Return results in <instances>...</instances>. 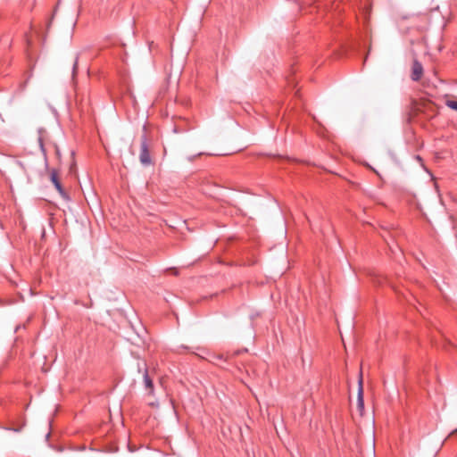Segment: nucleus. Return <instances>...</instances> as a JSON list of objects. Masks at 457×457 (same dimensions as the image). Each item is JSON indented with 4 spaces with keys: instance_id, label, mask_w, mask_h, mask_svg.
<instances>
[{
    "instance_id": "0eeeda50",
    "label": "nucleus",
    "mask_w": 457,
    "mask_h": 457,
    "mask_svg": "<svg viewBox=\"0 0 457 457\" xmlns=\"http://www.w3.org/2000/svg\"><path fill=\"white\" fill-rule=\"evenodd\" d=\"M78 59H79V57L76 56V59H75V62H74L73 67H72V79H74L75 75H76V71H77V66H78Z\"/></svg>"
},
{
    "instance_id": "423d86ee",
    "label": "nucleus",
    "mask_w": 457,
    "mask_h": 457,
    "mask_svg": "<svg viewBox=\"0 0 457 457\" xmlns=\"http://www.w3.org/2000/svg\"><path fill=\"white\" fill-rule=\"evenodd\" d=\"M445 105L452 110L457 111V100H446Z\"/></svg>"
},
{
    "instance_id": "f257e3e1",
    "label": "nucleus",
    "mask_w": 457,
    "mask_h": 457,
    "mask_svg": "<svg viewBox=\"0 0 457 457\" xmlns=\"http://www.w3.org/2000/svg\"><path fill=\"white\" fill-rule=\"evenodd\" d=\"M139 160H140V162L145 166H148L152 163V159H151L150 153L148 150L146 137L145 136L142 137V141H141Z\"/></svg>"
},
{
    "instance_id": "20e7f679",
    "label": "nucleus",
    "mask_w": 457,
    "mask_h": 457,
    "mask_svg": "<svg viewBox=\"0 0 457 457\" xmlns=\"http://www.w3.org/2000/svg\"><path fill=\"white\" fill-rule=\"evenodd\" d=\"M51 181L53 182L54 187L57 189V191L62 195H64V190L61 185V182L58 179L57 173L55 170H52L50 174Z\"/></svg>"
},
{
    "instance_id": "7ed1b4c3",
    "label": "nucleus",
    "mask_w": 457,
    "mask_h": 457,
    "mask_svg": "<svg viewBox=\"0 0 457 457\" xmlns=\"http://www.w3.org/2000/svg\"><path fill=\"white\" fill-rule=\"evenodd\" d=\"M423 74V67L422 64L415 60L412 64V72H411V79L414 81L420 80Z\"/></svg>"
},
{
    "instance_id": "f03ea898",
    "label": "nucleus",
    "mask_w": 457,
    "mask_h": 457,
    "mask_svg": "<svg viewBox=\"0 0 457 457\" xmlns=\"http://www.w3.org/2000/svg\"><path fill=\"white\" fill-rule=\"evenodd\" d=\"M357 406L360 411L361 412L364 409V400H363V380L362 374H360L359 381H358V395H357Z\"/></svg>"
},
{
    "instance_id": "39448f33",
    "label": "nucleus",
    "mask_w": 457,
    "mask_h": 457,
    "mask_svg": "<svg viewBox=\"0 0 457 457\" xmlns=\"http://www.w3.org/2000/svg\"><path fill=\"white\" fill-rule=\"evenodd\" d=\"M143 378L145 389L149 390L150 393H153L154 384L151 378L149 377L147 370H145Z\"/></svg>"
}]
</instances>
